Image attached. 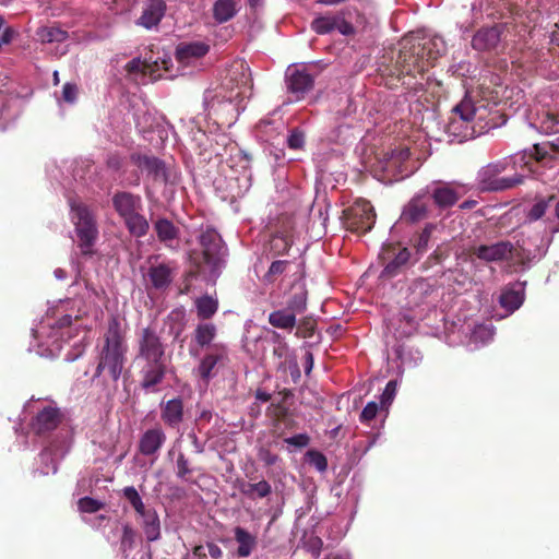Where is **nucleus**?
I'll use <instances>...</instances> for the list:
<instances>
[{
    "mask_svg": "<svg viewBox=\"0 0 559 559\" xmlns=\"http://www.w3.org/2000/svg\"><path fill=\"white\" fill-rule=\"evenodd\" d=\"M395 59L381 62L379 71L390 88L399 84L411 92L425 90L426 73L433 61L445 53L447 44L441 36L426 35L421 32L406 35L400 43Z\"/></svg>",
    "mask_w": 559,
    "mask_h": 559,
    "instance_id": "f257e3e1",
    "label": "nucleus"
},
{
    "mask_svg": "<svg viewBox=\"0 0 559 559\" xmlns=\"http://www.w3.org/2000/svg\"><path fill=\"white\" fill-rule=\"evenodd\" d=\"M559 156V139L554 142L535 144L530 155L526 153L507 156L491 162L478 171V180L483 190L503 191L516 187L523 182V176L514 174L511 177H500L508 170H516L518 166L530 167L531 162L547 164L548 160Z\"/></svg>",
    "mask_w": 559,
    "mask_h": 559,
    "instance_id": "f03ea898",
    "label": "nucleus"
},
{
    "mask_svg": "<svg viewBox=\"0 0 559 559\" xmlns=\"http://www.w3.org/2000/svg\"><path fill=\"white\" fill-rule=\"evenodd\" d=\"M224 86L229 90V93L210 104L209 117L218 128H230L237 121L240 111L245 109L242 102L252 88L249 67L243 61L233 64Z\"/></svg>",
    "mask_w": 559,
    "mask_h": 559,
    "instance_id": "7ed1b4c3",
    "label": "nucleus"
},
{
    "mask_svg": "<svg viewBox=\"0 0 559 559\" xmlns=\"http://www.w3.org/2000/svg\"><path fill=\"white\" fill-rule=\"evenodd\" d=\"M104 344L98 354V364L93 379L99 378L107 370L112 382H117L126 364L128 345L126 332L117 317H111L103 335Z\"/></svg>",
    "mask_w": 559,
    "mask_h": 559,
    "instance_id": "20e7f679",
    "label": "nucleus"
},
{
    "mask_svg": "<svg viewBox=\"0 0 559 559\" xmlns=\"http://www.w3.org/2000/svg\"><path fill=\"white\" fill-rule=\"evenodd\" d=\"M199 242L202 247L201 255L193 257L191 254V261L197 267L195 274L207 272V280L215 282L221 275L222 269L225 267L227 249L221 235L213 228L202 231Z\"/></svg>",
    "mask_w": 559,
    "mask_h": 559,
    "instance_id": "39448f33",
    "label": "nucleus"
},
{
    "mask_svg": "<svg viewBox=\"0 0 559 559\" xmlns=\"http://www.w3.org/2000/svg\"><path fill=\"white\" fill-rule=\"evenodd\" d=\"M70 207L81 254L92 257L94 254L93 247L98 238L96 219L83 203L71 200Z\"/></svg>",
    "mask_w": 559,
    "mask_h": 559,
    "instance_id": "423d86ee",
    "label": "nucleus"
},
{
    "mask_svg": "<svg viewBox=\"0 0 559 559\" xmlns=\"http://www.w3.org/2000/svg\"><path fill=\"white\" fill-rule=\"evenodd\" d=\"M445 132L452 141L464 142L476 138V130L471 112V98H463L451 110Z\"/></svg>",
    "mask_w": 559,
    "mask_h": 559,
    "instance_id": "0eeeda50",
    "label": "nucleus"
},
{
    "mask_svg": "<svg viewBox=\"0 0 559 559\" xmlns=\"http://www.w3.org/2000/svg\"><path fill=\"white\" fill-rule=\"evenodd\" d=\"M343 225L352 233L366 234L376 223V212L367 200H356L343 211Z\"/></svg>",
    "mask_w": 559,
    "mask_h": 559,
    "instance_id": "6e6552de",
    "label": "nucleus"
},
{
    "mask_svg": "<svg viewBox=\"0 0 559 559\" xmlns=\"http://www.w3.org/2000/svg\"><path fill=\"white\" fill-rule=\"evenodd\" d=\"M411 251L400 243H384L379 253V259L383 265L380 278L391 280L407 267L411 260Z\"/></svg>",
    "mask_w": 559,
    "mask_h": 559,
    "instance_id": "1a4fd4ad",
    "label": "nucleus"
},
{
    "mask_svg": "<svg viewBox=\"0 0 559 559\" xmlns=\"http://www.w3.org/2000/svg\"><path fill=\"white\" fill-rule=\"evenodd\" d=\"M471 112L477 136L501 127L507 122L506 115L500 112L497 105H490L484 100L474 102L471 99Z\"/></svg>",
    "mask_w": 559,
    "mask_h": 559,
    "instance_id": "9d476101",
    "label": "nucleus"
},
{
    "mask_svg": "<svg viewBox=\"0 0 559 559\" xmlns=\"http://www.w3.org/2000/svg\"><path fill=\"white\" fill-rule=\"evenodd\" d=\"M140 367V386L145 391L155 392L167 373L166 358H134Z\"/></svg>",
    "mask_w": 559,
    "mask_h": 559,
    "instance_id": "9b49d317",
    "label": "nucleus"
},
{
    "mask_svg": "<svg viewBox=\"0 0 559 559\" xmlns=\"http://www.w3.org/2000/svg\"><path fill=\"white\" fill-rule=\"evenodd\" d=\"M311 31L318 35H326L333 31H338L342 35L348 36L355 33L353 24L345 19V12L326 13L318 15L310 24Z\"/></svg>",
    "mask_w": 559,
    "mask_h": 559,
    "instance_id": "f8f14e48",
    "label": "nucleus"
},
{
    "mask_svg": "<svg viewBox=\"0 0 559 559\" xmlns=\"http://www.w3.org/2000/svg\"><path fill=\"white\" fill-rule=\"evenodd\" d=\"M174 262H162L152 264L144 276L146 288L158 293H165L176 276Z\"/></svg>",
    "mask_w": 559,
    "mask_h": 559,
    "instance_id": "ddd939ff",
    "label": "nucleus"
},
{
    "mask_svg": "<svg viewBox=\"0 0 559 559\" xmlns=\"http://www.w3.org/2000/svg\"><path fill=\"white\" fill-rule=\"evenodd\" d=\"M228 362L229 357L227 346L223 343H216L210 346L203 358L200 360L197 372L203 381L209 382L210 379L215 376V367H224Z\"/></svg>",
    "mask_w": 559,
    "mask_h": 559,
    "instance_id": "4468645a",
    "label": "nucleus"
},
{
    "mask_svg": "<svg viewBox=\"0 0 559 559\" xmlns=\"http://www.w3.org/2000/svg\"><path fill=\"white\" fill-rule=\"evenodd\" d=\"M135 358H165V344L155 329L147 326L138 333Z\"/></svg>",
    "mask_w": 559,
    "mask_h": 559,
    "instance_id": "2eb2a0df",
    "label": "nucleus"
},
{
    "mask_svg": "<svg viewBox=\"0 0 559 559\" xmlns=\"http://www.w3.org/2000/svg\"><path fill=\"white\" fill-rule=\"evenodd\" d=\"M131 162L142 170L147 173V176L151 177L155 182L168 183L171 181L170 179V170L166 167V164L155 157L140 153H132L130 155Z\"/></svg>",
    "mask_w": 559,
    "mask_h": 559,
    "instance_id": "dca6fc26",
    "label": "nucleus"
},
{
    "mask_svg": "<svg viewBox=\"0 0 559 559\" xmlns=\"http://www.w3.org/2000/svg\"><path fill=\"white\" fill-rule=\"evenodd\" d=\"M515 248L511 241L504 240L492 245H480L471 249L477 259L490 263L509 261L513 258Z\"/></svg>",
    "mask_w": 559,
    "mask_h": 559,
    "instance_id": "f3484780",
    "label": "nucleus"
},
{
    "mask_svg": "<svg viewBox=\"0 0 559 559\" xmlns=\"http://www.w3.org/2000/svg\"><path fill=\"white\" fill-rule=\"evenodd\" d=\"M286 84L295 100H301L313 90L314 78L305 69H294L287 74Z\"/></svg>",
    "mask_w": 559,
    "mask_h": 559,
    "instance_id": "a211bd4d",
    "label": "nucleus"
},
{
    "mask_svg": "<svg viewBox=\"0 0 559 559\" xmlns=\"http://www.w3.org/2000/svg\"><path fill=\"white\" fill-rule=\"evenodd\" d=\"M167 10L164 0H147L142 9L140 17L136 20V25L146 29L158 26Z\"/></svg>",
    "mask_w": 559,
    "mask_h": 559,
    "instance_id": "6ab92c4d",
    "label": "nucleus"
},
{
    "mask_svg": "<svg viewBox=\"0 0 559 559\" xmlns=\"http://www.w3.org/2000/svg\"><path fill=\"white\" fill-rule=\"evenodd\" d=\"M112 206L121 218L135 212H142L143 202L139 194L128 191H118L112 197Z\"/></svg>",
    "mask_w": 559,
    "mask_h": 559,
    "instance_id": "aec40b11",
    "label": "nucleus"
},
{
    "mask_svg": "<svg viewBox=\"0 0 559 559\" xmlns=\"http://www.w3.org/2000/svg\"><path fill=\"white\" fill-rule=\"evenodd\" d=\"M61 419L62 415L57 407L46 406L36 415L32 427L37 435H44L55 430Z\"/></svg>",
    "mask_w": 559,
    "mask_h": 559,
    "instance_id": "412c9836",
    "label": "nucleus"
},
{
    "mask_svg": "<svg viewBox=\"0 0 559 559\" xmlns=\"http://www.w3.org/2000/svg\"><path fill=\"white\" fill-rule=\"evenodd\" d=\"M501 40V28L499 26L483 27L478 29L472 39V46L479 51L496 49Z\"/></svg>",
    "mask_w": 559,
    "mask_h": 559,
    "instance_id": "4be33fe9",
    "label": "nucleus"
},
{
    "mask_svg": "<svg viewBox=\"0 0 559 559\" xmlns=\"http://www.w3.org/2000/svg\"><path fill=\"white\" fill-rule=\"evenodd\" d=\"M185 411L181 397L171 399L160 404V418L170 428H178L183 421Z\"/></svg>",
    "mask_w": 559,
    "mask_h": 559,
    "instance_id": "5701e85b",
    "label": "nucleus"
},
{
    "mask_svg": "<svg viewBox=\"0 0 559 559\" xmlns=\"http://www.w3.org/2000/svg\"><path fill=\"white\" fill-rule=\"evenodd\" d=\"M165 441L166 435L162 428L148 429L142 435L139 441V451L146 456L154 455L164 445Z\"/></svg>",
    "mask_w": 559,
    "mask_h": 559,
    "instance_id": "b1692460",
    "label": "nucleus"
},
{
    "mask_svg": "<svg viewBox=\"0 0 559 559\" xmlns=\"http://www.w3.org/2000/svg\"><path fill=\"white\" fill-rule=\"evenodd\" d=\"M294 393L289 389H283L278 392L277 399L274 400L266 409L267 415L274 420L275 425L285 421L289 414L287 402L293 399Z\"/></svg>",
    "mask_w": 559,
    "mask_h": 559,
    "instance_id": "393cba45",
    "label": "nucleus"
},
{
    "mask_svg": "<svg viewBox=\"0 0 559 559\" xmlns=\"http://www.w3.org/2000/svg\"><path fill=\"white\" fill-rule=\"evenodd\" d=\"M234 538L238 544L236 555L238 558H247L255 550L258 546V537L241 526L233 530Z\"/></svg>",
    "mask_w": 559,
    "mask_h": 559,
    "instance_id": "a878e982",
    "label": "nucleus"
},
{
    "mask_svg": "<svg viewBox=\"0 0 559 559\" xmlns=\"http://www.w3.org/2000/svg\"><path fill=\"white\" fill-rule=\"evenodd\" d=\"M428 216V204L420 198H413L404 207L401 218L407 223H417Z\"/></svg>",
    "mask_w": 559,
    "mask_h": 559,
    "instance_id": "bb28decb",
    "label": "nucleus"
},
{
    "mask_svg": "<svg viewBox=\"0 0 559 559\" xmlns=\"http://www.w3.org/2000/svg\"><path fill=\"white\" fill-rule=\"evenodd\" d=\"M154 230L157 239L165 243L166 247L171 248V242L179 237V228L174 223L165 217H159L154 222Z\"/></svg>",
    "mask_w": 559,
    "mask_h": 559,
    "instance_id": "cd10ccee",
    "label": "nucleus"
},
{
    "mask_svg": "<svg viewBox=\"0 0 559 559\" xmlns=\"http://www.w3.org/2000/svg\"><path fill=\"white\" fill-rule=\"evenodd\" d=\"M431 197L438 207L448 209L459 201L460 193L450 185L443 183L433 189Z\"/></svg>",
    "mask_w": 559,
    "mask_h": 559,
    "instance_id": "c85d7f7f",
    "label": "nucleus"
},
{
    "mask_svg": "<svg viewBox=\"0 0 559 559\" xmlns=\"http://www.w3.org/2000/svg\"><path fill=\"white\" fill-rule=\"evenodd\" d=\"M213 17L218 24L230 21L239 11L236 0H216L213 4Z\"/></svg>",
    "mask_w": 559,
    "mask_h": 559,
    "instance_id": "c756f323",
    "label": "nucleus"
},
{
    "mask_svg": "<svg viewBox=\"0 0 559 559\" xmlns=\"http://www.w3.org/2000/svg\"><path fill=\"white\" fill-rule=\"evenodd\" d=\"M411 151L408 147H399L396 150L391 151L388 154V158L385 160L384 170L386 171H397L402 177H404V164L409 159Z\"/></svg>",
    "mask_w": 559,
    "mask_h": 559,
    "instance_id": "7c9ffc66",
    "label": "nucleus"
},
{
    "mask_svg": "<svg viewBox=\"0 0 559 559\" xmlns=\"http://www.w3.org/2000/svg\"><path fill=\"white\" fill-rule=\"evenodd\" d=\"M143 519V531L148 542H155L160 537V522L154 509H147L140 515Z\"/></svg>",
    "mask_w": 559,
    "mask_h": 559,
    "instance_id": "2f4dec72",
    "label": "nucleus"
},
{
    "mask_svg": "<svg viewBox=\"0 0 559 559\" xmlns=\"http://www.w3.org/2000/svg\"><path fill=\"white\" fill-rule=\"evenodd\" d=\"M209 51V46L204 43L181 44L177 47V59L180 62H189L191 58H201Z\"/></svg>",
    "mask_w": 559,
    "mask_h": 559,
    "instance_id": "473e14b6",
    "label": "nucleus"
},
{
    "mask_svg": "<svg viewBox=\"0 0 559 559\" xmlns=\"http://www.w3.org/2000/svg\"><path fill=\"white\" fill-rule=\"evenodd\" d=\"M122 219L129 233L134 237H144L150 229L148 221L141 212H135Z\"/></svg>",
    "mask_w": 559,
    "mask_h": 559,
    "instance_id": "72a5a7b5",
    "label": "nucleus"
},
{
    "mask_svg": "<svg viewBox=\"0 0 559 559\" xmlns=\"http://www.w3.org/2000/svg\"><path fill=\"white\" fill-rule=\"evenodd\" d=\"M269 323L276 329L292 330L297 323L296 314L287 308L275 310L269 314Z\"/></svg>",
    "mask_w": 559,
    "mask_h": 559,
    "instance_id": "f704fd0d",
    "label": "nucleus"
},
{
    "mask_svg": "<svg viewBox=\"0 0 559 559\" xmlns=\"http://www.w3.org/2000/svg\"><path fill=\"white\" fill-rule=\"evenodd\" d=\"M194 305L200 320H210L218 310V300L210 295L197 298Z\"/></svg>",
    "mask_w": 559,
    "mask_h": 559,
    "instance_id": "c9c22d12",
    "label": "nucleus"
},
{
    "mask_svg": "<svg viewBox=\"0 0 559 559\" xmlns=\"http://www.w3.org/2000/svg\"><path fill=\"white\" fill-rule=\"evenodd\" d=\"M217 329L213 323H199L193 332V338L200 347L212 346L213 340L216 337Z\"/></svg>",
    "mask_w": 559,
    "mask_h": 559,
    "instance_id": "e433bc0d",
    "label": "nucleus"
},
{
    "mask_svg": "<svg viewBox=\"0 0 559 559\" xmlns=\"http://www.w3.org/2000/svg\"><path fill=\"white\" fill-rule=\"evenodd\" d=\"M524 301L523 289L515 290L514 288L504 289L499 298L500 306L506 310L513 312L519 309Z\"/></svg>",
    "mask_w": 559,
    "mask_h": 559,
    "instance_id": "4c0bfd02",
    "label": "nucleus"
},
{
    "mask_svg": "<svg viewBox=\"0 0 559 559\" xmlns=\"http://www.w3.org/2000/svg\"><path fill=\"white\" fill-rule=\"evenodd\" d=\"M433 286L426 280H418L412 286L409 302L419 306L425 299L433 293Z\"/></svg>",
    "mask_w": 559,
    "mask_h": 559,
    "instance_id": "58836bf2",
    "label": "nucleus"
},
{
    "mask_svg": "<svg viewBox=\"0 0 559 559\" xmlns=\"http://www.w3.org/2000/svg\"><path fill=\"white\" fill-rule=\"evenodd\" d=\"M240 491L250 499L265 498L272 492V487L266 480L262 479L255 484H243Z\"/></svg>",
    "mask_w": 559,
    "mask_h": 559,
    "instance_id": "ea45409f",
    "label": "nucleus"
},
{
    "mask_svg": "<svg viewBox=\"0 0 559 559\" xmlns=\"http://www.w3.org/2000/svg\"><path fill=\"white\" fill-rule=\"evenodd\" d=\"M37 36L43 43H60L67 39L68 33L59 27L45 26L37 31Z\"/></svg>",
    "mask_w": 559,
    "mask_h": 559,
    "instance_id": "a19ab883",
    "label": "nucleus"
},
{
    "mask_svg": "<svg viewBox=\"0 0 559 559\" xmlns=\"http://www.w3.org/2000/svg\"><path fill=\"white\" fill-rule=\"evenodd\" d=\"M293 241L287 235H274L270 240V251L273 255L285 254L289 251Z\"/></svg>",
    "mask_w": 559,
    "mask_h": 559,
    "instance_id": "79ce46f5",
    "label": "nucleus"
},
{
    "mask_svg": "<svg viewBox=\"0 0 559 559\" xmlns=\"http://www.w3.org/2000/svg\"><path fill=\"white\" fill-rule=\"evenodd\" d=\"M289 264L290 262L287 260L273 261L266 273L263 275L262 281L265 284H273L280 275L286 272Z\"/></svg>",
    "mask_w": 559,
    "mask_h": 559,
    "instance_id": "37998d69",
    "label": "nucleus"
},
{
    "mask_svg": "<svg viewBox=\"0 0 559 559\" xmlns=\"http://www.w3.org/2000/svg\"><path fill=\"white\" fill-rule=\"evenodd\" d=\"M555 199V195H549L547 199L537 200L528 211L527 218L530 221H537L542 218Z\"/></svg>",
    "mask_w": 559,
    "mask_h": 559,
    "instance_id": "c03bdc74",
    "label": "nucleus"
},
{
    "mask_svg": "<svg viewBox=\"0 0 559 559\" xmlns=\"http://www.w3.org/2000/svg\"><path fill=\"white\" fill-rule=\"evenodd\" d=\"M435 229L433 224H427L425 228L417 235V237L414 239V247L417 251V253L423 254L428 249V243L431 238L432 230Z\"/></svg>",
    "mask_w": 559,
    "mask_h": 559,
    "instance_id": "a18cd8bd",
    "label": "nucleus"
},
{
    "mask_svg": "<svg viewBox=\"0 0 559 559\" xmlns=\"http://www.w3.org/2000/svg\"><path fill=\"white\" fill-rule=\"evenodd\" d=\"M123 496L130 502V504L139 515L147 511L142 501V498L140 497L138 490L133 486L126 487L123 489Z\"/></svg>",
    "mask_w": 559,
    "mask_h": 559,
    "instance_id": "49530a36",
    "label": "nucleus"
},
{
    "mask_svg": "<svg viewBox=\"0 0 559 559\" xmlns=\"http://www.w3.org/2000/svg\"><path fill=\"white\" fill-rule=\"evenodd\" d=\"M135 531L130 524L122 526V536L120 540V550L127 556V554L134 548L135 545Z\"/></svg>",
    "mask_w": 559,
    "mask_h": 559,
    "instance_id": "de8ad7c7",
    "label": "nucleus"
},
{
    "mask_svg": "<svg viewBox=\"0 0 559 559\" xmlns=\"http://www.w3.org/2000/svg\"><path fill=\"white\" fill-rule=\"evenodd\" d=\"M286 308L294 311L295 314L304 312L307 308V293L301 290L294 294L287 301Z\"/></svg>",
    "mask_w": 559,
    "mask_h": 559,
    "instance_id": "09e8293b",
    "label": "nucleus"
},
{
    "mask_svg": "<svg viewBox=\"0 0 559 559\" xmlns=\"http://www.w3.org/2000/svg\"><path fill=\"white\" fill-rule=\"evenodd\" d=\"M316 325L317 323L312 318H304L302 320H300L295 335L300 338L312 337L316 331Z\"/></svg>",
    "mask_w": 559,
    "mask_h": 559,
    "instance_id": "8fccbe9b",
    "label": "nucleus"
},
{
    "mask_svg": "<svg viewBox=\"0 0 559 559\" xmlns=\"http://www.w3.org/2000/svg\"><path fill=\"white\" fill-rule=\"evenodd\" d=\"M78 507L82 512L95 513L104 508V503L91 497H83L79 500Z\"/></svg>",
    "mask_w": 559,
    "mask_h": 559,
    "instance_id": "3c124183",
    "label": "nucleus"
},
{
    "mask_svg": "<svg viewBox=\"0 0 559 559\" xmlns=\"http://www.w3.org/2000/svg\"><path fill=\"white\" fill-rule=\"evenodd\" d=\"M309 463L313 465L319 472H324L328 468V460L324 454L317 450L307 452Z\"/></svg>",
    "mask_w": 559,
    "mask_h": 559,
    "instance_id": "603ef678",
    "label": "nucleus"
},
{
    "mask_svg": "<svg viewBox=\"0 0 559 559\" xmlns=\"http://www.w3.org/2000/svg\"><path fill=\"white\" fill-rule=\"evenodd\" d=\"M287 145L292 150H301L305 145V133L299 129L292 130L287 138Z\"/></svg>",
    "mask_w": 559,
    "mask_h": 559,
    "instance_id": "864d4df0",
    "label": "nucleus"
},
{
    "mask_svg": "<svg viewBox=\"0 0 559 559\" xmlns=\"http://www.w3.org/2000/svg\"><path fill=\"white\" fill-rule=\"evenodd\" d=\"M285 443L293 445L298 449L306 448L310 443V437L307 433H298L293 437H288L285 440Z\"/></svg>",
    "mask_w": 559,
    "mask_h": 559,
    "instance_id": "5fc2aeb1",
    "label": "nucleus"
},
{
    "mask_svg": "<svg viewBox=\"0 0 559 559\" xmlns=\"http://www.w3.org/2000/svg\"><path fill=\"white\" fill-rule=\"evenodd\" d=\"M396 393V381L391 380L386 383L383 393L381 394L382 406L391 404Z\"/></svg>",
    "mask_w": 559,
    "mask_h": 559,
    "instance_id": "6e6d98bb",
    "label": "nucleus"
},
{
    "mask_svg": "<svg viewBox=\"0 0 559 559\" xmlns=\"http://www.w3.org/2000/svg\"><path fill=\"white\" fill-rule=\"evenodd\" d=\"M189 461L183 453H180L177 459V476L186 479L187 475L191 474Z\"/></svg>",
    "mask_w": 559,
    "mask_h": 559,
    "instance_id": "4d7b16f0",
    "label": "nucleus"
},
{
    "mask_svg": "<svg viewBox=\"0 0 559 559\" xmlns=\"http://www.w3.org/2000/svg\"><path fill=\"white\" fill-rule=\"evenodd\" d=\"M378 409H379V407L376 402L367 403V405L364 407V409L360 414V421L361 423L371 421L377 416Z\"/></svg>",
    "mask_w": 559,
    "mask_h": 559,
    "instance_id": "13d9d810",
    "label": "nucleus"
},
{
    "mask_svg": "<svg viewBox=\"0 0 559 559\" xmlns=\"http://www.w3.org/2000/svg\"><path fill=\"white\" fill-rule=\"evenodd\" d=\"M79 88L74 83H66L62 87V98L67 103L75 102Z\"/></svg>",
    "mask_w": 559,
    "mask_h": 559,
    "instance_id": "bf43d9fd",
    "label": "nucleus"
},
{
    "mask_svg": "<svg viewBox=\"0 0 559 559\" xmlns=\"http://www.w3.org/2000/svg\"><path fill=\"white\" fill-rule=\"evenodd\" d=\"M259 460L266 466H273L278 461V455L272 453L269 449L261 448L258 453Z\"/></svg>",
    "mask_w": 559,
    "mask_h": 559,
    "instance_id": "052dcab7",
    "label": "nucleus"
},
{
    "mask_svg": "<svg viewBox=\"0 0 559 559\" xmlns=\"http://www.w3.org/2000/svg\"><path fill=\"white\" fill-rule=\"evenodd\" d=\"M201 546L205 548V551L211 559H223L224 552L222 548L214 542H206Z\"/></svg>",
    "mask_w": 559,
    "mask_h": 559,
    "instance_id": "680f3d73",
    "label": "nucleus"
},
{
    "mask_svg": "<svg viewBox=\"0 0 559 559\" xmlns=\"http://www.w3.org/2000/svg\"><path fill=\"white\" fill-rule=\"evenodd\" d=\"M148 66L145 64V60L142 61L141 59L139 58H134L132 59L131 61H129L126 66V70L129 72V73H136V72H141L143 74H145V68H147Z\"/></svg>",
    "mask_w": 559,
    "mask_h": 559,
    "instance_id": "e2e57ef3",
    "label": "nucleus"
},
{
    "mask_svg": "<svg viewBox=\"0 0 559 559\" xmlns=\"http://www.w3.org/2000/svg\"><path fill=\"white\" fill-rule=\"evenodd\" d=\"M167 63H168L167 60H162L160 63L158 60H154V61L145 60V64L148 66L147 68H145V74H150V75L155 74L156 72L159 71L160 64H163L164 69L167 70Z\"/></svg>",
    "mask_w": 559,
    "mask_h": 559,
    "instance_id": "0e129e2a",
    "label": "nucleus"
},
{
    "mask_svg": "<svg viewBox=\"0 0 559 559\" xmlns=\"http://www.w3.org/2000/svg\"><path fill=\"white\" fill-rule=\"evenodd\" d=\"M106 163H107V166L114 170H119L122 167V158L117 154H112V155L108 156Z\"/></svg>",
    "mask_w": 559,
    "mask_h": 559,
    "instance_id": "69168bd1",
    "label": "nucleus"
},
{
    "mask_svg": "<svg viewBox=\"0 0 559 559\" xmlns=\"http://www.w3.org/2000/svg\"><path fill=\"white\" fill-rule=\"evenodd\" d=\"M71 324H72V317L70 314L62 316L56 322V326L59 330H63V329L70 328Z\"/></svg>",
    "mask_w": 559,
    "mask_h": 559,
    "instance_id": "338daca9",
    "label": "nucleus"
},
{
    "mask_svg": "<svg viewBox=\"0 0 559 559\" xmlns=\"http://www.w3.org/2000/svg\"><path fill=\"white\" fill-rule=\"evenodd\" d=\"M192 557L193 559H211L206 554L205 548H203L201 545H197L193 547Z\"/></svg>",
    "mask_w": 559,
    "mask_h": 559,
    "instance_id": "774afa93",
    "label": "nucleus"
}]
</instances>
